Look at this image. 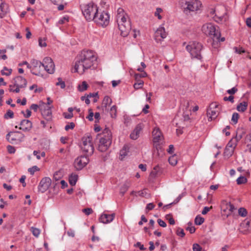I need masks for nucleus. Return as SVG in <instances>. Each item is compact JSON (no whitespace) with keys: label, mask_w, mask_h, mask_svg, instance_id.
<instances>
[{"label":"nucleus","mask_w":251,"mask_h":251,"mask_svg":"<svg viewBox=\"0 0 251 251\" xmlns=\"http://www.w3.org/2000/svg\"><path fill=\"white\" fill-rule=\"evenodd\" d=\"M51 180L50 177H45L42 179L38 185V190L41 193H44L50 187Z\"/></svg>","instance_id":"4468645a"},{"label":"nucleus","mask_w":251,"mask_h":251,"mask_svg":"<svg viewBox=\"0 0 251 251\" xmlns=\"http://www.w3.org/2000/svg\"><path fill=\"white\" fill-rule=\"evenodd\" d=\"M166 36L167 34L163 27H159L155 33V36L156 38L160 36L162 39H164L166 37Z\"/></svg>","instance_id":"b1692460"},{"label":"nucleus","mask_w":251,"mask_h":251,"mask_svg":"<svg viewBox=\"0 0 251 251\" xmlns=\"http://www.w3.org/2000/svg\"><path fill=\"white\" fill-rule=\"evenodd\" d=\"M115 216V214L114 213L112 214H107L103 213L101 214L100 217L99 221L103 224H108L111 222L113 220Z\"/></svg>","instance_id":"a211bd4d"},{"label":"nucleus","mask_w":251,"mask_h":251,"mask_svg":"<svg viewBox=\"0 0 251 251\" xmlns=\"http://www.w3.org/2000/svg\"><path fill=\"white\" fill-rule=\"evenodd\" d=\"M43 116L48 121H50L52 118L51 110L50 107H48L42 112Z\"/></svg>","instance_id":"5701e85b"},{"label":"nucleus","mask_w":251,"mask_h":251,"mask_svg":"<svg viewBox=\"0 0 251 251\" xmlns=\"http://www.w3.org/2000/svg\"><path fill=\"white\" fill-rule=\"evenodd\" d=\"M20 127L19 129L24 131H29L32 128V122L28 120H23L20 124Z\"/></svg>","instance_id":"dca6fc26"},{"label":"nucleus","mask_w":251,"mask_h":251,"mask_svg":"<svg viewBox=\"0 0 251 251\" xmlns=\"http://www.w3.org/2000/svg\"><path fill=\"white\" fill-rule=\"evenodd\" d=\"M134 246L136 247L139 248L141 251H145L146 250V248H144V245L139 242H138Z\"/></svg>","instance_id":"680f3d73"},{"label":"nucleus","mask_w":251,"mask_h":251,"mask_svg":"<svg viewBox=\"0 0 251 251\" xmlns=\"http://www.w3.org/2000/svg\"><path fill=\"white\" fill-rule=\"evenodd\" d=\"M97 60V56L92 50H83L77 56L75 65V72L83 74L90 69Z\"/></svg>","instance_id":"f257e3e1"},{"label":"nucleus","mask_w":251,"mask_h":251,"mask_svg":"<svg viewBox=\"0 0 251 251\" xmlns=\"http://www.w3.org/2000/svg\"><path fill=\"white\" fill-rule=\"evenodd\" d=\"M63 115L64 118L67 119H71L73 117V113H67L64 112V113H63Z\"/></svg>","instance_id":"0e129e2a"},{"label":"nucleus","mask_w":251,"mask_h":251,"mask_svg":"<svg viewBox=\"0 0 251 251\" xmlns=\"http://www.w3.org/2000/svg\"><path fill=\"white\" fill-rule=\"evenodd\" d=\"M157 223L161 227H165L167 226L166 223L160 219L157 220Z\"/></svg>","instance_id":"e2e57ef3"},{"label":"nucleus","mask_w":251,"mask_h":251,"mask_svg":"<svg viewBox=\"0 0 251 251\" xmlns=\"http://www.w3.org/2000/svg\"><path fill=\"white\" fill-rule=\"evenodd\" d=\"M219 113L218 105L216 102L211 103L207 109L208 121L215 119Z\"/></svg>","instance_id":"9b49d317"},{"label":"nucleus","mask_w":251,"mask_h":251,"mask_svg":"<svg viewBox=\"0 0 251 251\" xmlns=\"http://www.w3.org/2000/svg\"><path fill=\"white\" fill-rule=\"evenodd\" d=\"M6 51V50H0V57L3 60H5L7 58V56L5 54Z\"/></svg>","instance_id":"6e6d98bb"},{"label":"nucleus","mask_w":251,"mask_h":251,"mask_svg":"<svg viewBox=\"0 0 251 251\" xmlns=\"http://www.w3.org/2000/svg\"><path fill=\"white\" fill-rule=\"evenodd\" d=\"M12 72L11 69H8L6 67H4L3 69L1 71V74L2 75L9 76Z\"/></svg>","instance_id":"2f4dec72"},{"label":"nucleus","mask_w":251,"mask_h":251,"mask_svg":"<svg viewBox=\"0 0 251 251\" xmlns=\"http://www.w3.org/2000/svg\"><path fill=\"white\" fill-rule=\"evenodd\" d=\"M7 149L9 153H14L16 151L15 148L11 145H8L7 146Z\"/></svg>","instance_id":"4d7b16f0"},{"label":"nucleus","mask_w":251,"mask_h":251,"mask_svg":"<svg viewBox=\"0 0 251 251\" xmlns=\"http://www.w3.org/2000/svg\"><path fill=\"white\" fill-rule=\"evenodd\" d=\"M88 88V85L86 81H83L81 84L78 86V90L80 92H83L86 90Z\"/></svg>","instance_id":"473e14b6"},{"label":"nucleus","mask_w":251,"mask_h":251,"mask_svg":"<svg viewBox=\"0 0 251 251\" xmlns=\"http://www.w3.org/2000/svg\"><path fill=\"white\" fill-rule=\"evenodd\" d=\"M14 81V86H18L21 88L25 87L27 84L26 80L21 76L16 77Z\"/></svg>","instance_id":"aec40b11"},{"label":"nucleus","mask_w":251,"mask_h":251,"mask_svg":"<svg viewBox=\"0 0 251 251\" xmlns=\"http://www.w3.org/2000/svg\"><path fill=\"white\" fill-rule=\"evenodd\" d=\"M236 182L238 185L245 184L247 182V179L245 176H241L237 179Z\"/></svg>","instance_id":"c9c22d12"},{"label":"nucleus","mask_w":251,"mask_h":251,"mask_svg":"<svg viewBox=\"0 0 251 251\" xmlns=\"http://www.w3.org/2000/svg\"><path fill=\"white\" fill-rule=\"evenodd\" d=\"M117 107L116 105H113L110 109V114L111 117L112 118H115L117 116Z\"/></svg>","instance_id":"7c9ffc66"},{"label":"nucleus","mask_w":251,"mask_h":251,"mask_svg":"<svg viewBox=\"0 0 251 251\" xmlns=\"http://www.w3.org/2000/svg\"><path fill=\"white\" fill-rule=\"evenodd\" d=\"M39 45L41 47H45L47 46V44L45 40H42V39H39Z\"/></svg>","instance_id":"774afa93"},{"label":"nucleus","mask_w":251,"mask_h":251,"mask_svg":"<svg viewBox=\"0 0 251 251\" xmlns=\"http://www.w3.org/2000/svg\"><path fill=\"white\" fill-rule=\"evenodd\" d=\"M176 233L178 236H180L181 237H183L185 236V233L183 229L180 227L177 228Z\"/></svg>","instance_id":"de8ad7c7"},{"label":"nucleus","mask_w":251,"mask_h":251,"mask_svg":"<svg viewBox=\"0 0 251 251\" xmlns=\"http://www.w3.org/2000/svg\"><path fill=\"white\" fill-rule=\"evenodd\" d=\"M143 129V125L138 124L130 135V137L133 140L137 139L139 137L141 131Z\"/></svg>","instance_id":"6ab92c4d"},{"label":"nucleus","mask_w":251,"mask_h":251,"mask_svg":"<svg viewBox=\"0 0 251 251\" xmlns=\"http://www.w3.org/2000/svg\"><path fill=\"white\" fill-rule=\"evenodd\" d=\"M81 141L80 147L82 151L88 156L92 155L94 151L92 136L89 134H85L82 138Z\"/></svg>","instance_id":"6e6552de"},{"label":"nucleus","mask_w":251,"mask_h":251,"mask_svg":"<svg viewBox=\"0 0 251 251\" xmlns=\"http://www.w3.org/2000/svg\"><path fill=\"white\" fill-rule=\"evenodd\" d=\"M181 3L183 11L186 14L196 11L201 6V2L198 0H181Z\"/></svg>","instance_id":"0eeeda50"},{"label":"nucleus","mask_w":251,"mask_h":251,"mask_svg":"<svg viewBox=\"0 0 251 251\" xmlns=\"http://www.w3.org/2000/svg\"><path fill=\"white\" fill-rule=\"evenodd\" d=\"M147 195V192L145 190H143L141 191H137V192H136L135 196H140L142 197H145Z\"/></svg>","instance_id":"c03bdc74"},{"label":"nucleus","mask_w":251,"mask_h":251,"mask_svg":"<svg viewBox=\"0 0 251 251\" xmlns=\"http://www.w3.org/2000/svg\"><path fill=\"white\" fill-rule=\"evenodd\" d=\"M31 64L32 66L31 67V73L32 74L39 76L40 75V72L36 70V68H40L41 66H43V62H41L36 59H32L31 61Z\"/></svg>","instance_id":"2eb2a0df"},{"label":"nucleus","mask_w":251,"mask_h":251,"mask_svg":"<svg viewBox=\"0 0 251 251\" xmlns=\"http://www.w3.org/2000/svg\"><path fill=\"white\" fill-rule=\"evenodd\" d=\"M8 5L5 2L0 3V18H3L8 12Z\"/></svg>","instance_id":"4be33fe9"},{"label":"nucleus","mask_w":251,"mask_h":251,"mask_svg":"<svg viewBox=\"0 0 251 251\" xmlns=\"http://www.w3.org/2000/svg\"><path fill=\"white\" fill-rule=\"evenodd\" d=\"M168 160L170 164H171L173 166L176 165L177 162L176 155H172V156L169 157Z\"/></svg>","instance_id":"f704fd0d"},{"label":"nucleus","mask_w":251,"mask_h":251,"mask_svg":"<svg viewBox=\"0 0 251 251\" xmlns=\"http://www.w3.org/2000/svg\"><path fill=\"white\" fill-rule=\"evenodd\" d=\"M81 11L86 20L91 21L95 18L99 11L98 7L93 2L81 6Z\"/></svg>","instance_id":"39448f33"},{"label":"nucleus","mask_w":251,"mask_h":251,"mask_svg":"<svg viewBox=\"0 0 251 251\" xmlns=\"http://www.w3.org/2000/svg\"><path fill=\"white\" fill-rule=\"evenodd\" d=\"M25 135L20 132H10L6 135L7 140L11 143H18L21 142Z\"/></svg>","instance_id":"9d476101"},{"label":"nucleus","mask_w":251,"mask_h":251,"mask_svg":"<svg viewBox=\"0 0 251 251\" xmlns=\"http://www.w3.org/2000/svg\"><path fill=\"white\" fill-rule=\"evenodd\" d=\"M83 212H84L86 215H89L92 213L93 210L91 208H86L82 209Z\"/></svg>","instance_id":"13d9d810"},{"label":"nucleus","mask_w":251,"mask_h":251,"mask_svg":"<svg viewBox=\"0 0 251 251\" xmlns=\"http://www.w3.org/2000/svg\"><path fill=\"white\" fill-rule=\"evenodd\" d=\"M201 30L205 34L212 38L213 41L219 39V37H221L219 27L211 23H206L203 25Z\"/></svg>","instance_id":"423d86ee"},{"label":"nucleus","mask_w":251,"mask_h":251,"mask_svg":"<svg viewBox=\"0 0 251 251\" xmlns=\"http://www.w3.org/2000/svg\"><path fill=\"white\" fill-rule=\"evenodd\" d=\"M57 80L58 81L56 83V85L60 86L62 89L64 88L66 86L65 82L60 77L58 78Z\"/></svg>","instance_id":"79ce46f5"},{"label":"nucleus","mask_w":251,"mask_h":251,"mask_svg":"<svg viewBox=\"0 0 251 251\" xmlns=\"http://www.w3.org/2000/svg\"><path fill=\"white\" fill-rule=\"evenodd\" d=\"M112 143V133L108 128H105L100 135L98 150L104 152L107 150Z\"/></svg>","instance_id":"7ed1b4c3"},{"label":"nucleus","mask_w":251,"mask_h":251,"mask_svg":"<svg viewBox=\"0 0 251 251\" xmlns=\"http://www.w3.org/2000/svg\"><path fill=\"white\" fill-rule=\"evenodd\" d=\"M69 21V17H63L61 19H60L58 22V24L59 25H62L66 22Z\"/></svg>","instance_id":"3c124183"},{"label":"nucleus","mask_w":251,"mask_h":251,"mask_svg":"<svg viewBox=\"0 0 251 251\" xmlns=\"http://www.w3.org/2000/svg\"><path fill=\"white\" fill-rule=\"evenodd\" d=\"M43 67L49 74H52L54 73L55 65L50 57H46L43 59Z\"/></svg>","instance_id":"ddd939ff"},{"label":"nucleus","mask_w":251,"mask_h":251,"mask_svg":"<svg viewBox=\"0 0 251 251\" xmlns=\"http://www.w3.org/2000/svg\"><path fill=\"white\" fill-rule=\"evenodd\" d=\"M162 11V10L161 8H157L156 9V11L154 13V15L157 16L158 19L161 20L162 19V16L160 15V13Z\"/></svg>","instance_id":"8fccbe9b"},{"label":"nucleus","mask_w":251,"mask_h":251,"mask_svg":"<svg viewBox=\"0 0 251 251\" xmlns=\"http://www.w3.org/2000/svg\"><path fill=\"white\" fill-rule=\"evenodd\" d=\"M204 219L201 216H197L195 219V224L197 225H201L203 223Z\"/></svg>","instance_id":"e433bc0d"},{"label":"nucleus","mask_w":251,"mask_h":251,"mask_svg":"<svg viewBox=\"0 0 251 251\" xmlns=\"http://www.w3.org/2000/svg\"><path fill=\"white\" fill-rule=\"evenodd\" d=\"M203 48L202 44L196 41L191 42L186 46V50L190 53L191 58L202 61L201 51Z\"/></svg>","instance_id":"20e7f679"},{"label":"nucleus","mask_w":251,"mask_h":251,"mask_svg":"<svg viewBox=\"0 0 251 251\" xmlns=\"http://www.w3.org/2000/svg\"><path fill=\"white\" fill-rule=\"evenodd\" d=\"M224 100V101H230L231 103H233L234 102V97L232 95H230L229 96V97H225L223 99Z\"/></svg>","instance_id":"bf43d9fd"},{"label":"nucleus","mask_w":251,"mask_h":251,"mask_svg":"<svg viewBox=\"0 0 251 251\" xmlns=\"http://www.w3.org/2000/svg\"><path fill=\"white\" fill-rule=\"evenodd\" d=\"M88 111L89 115L86 117V118L88 119L90 121H92L93 120L94 113L93 112V111L91 109H89Z\"/></svg>","instance_id":"864d4df0"},{"label":"nucleus","mask_w":251,"mask_h":251,"mask_svg":"<svg viewBox=\"0 0 251 251\" xmlns=\"http://www.w3.org/2000/svg\"><path fill=\"white\" fill-rule=\"evenodd\" d=\"M39 106L37 104H32L30 107V109L33 110L34 111L36 112L39 108Z\"/></svg>","instance_id":"69168bd1"},{"label":"nucleus","mask_w":251,"mask_h":251,"mask_svg":"<svg viewBox=\"0 0 251 251\" xmlns=\"http://www.w3.org/2000/svg\"><path fill=\"white\" fill-rule=\"evenodd\" d=\"M93 21L99 25L103 27L106 26L109 23V15L104 11L99 13L98 11L97 16H95Z\"/></svg>","instance_id":"1a4fd4ad"},{"label":"nucleus","mask_w":251,"mask_h":251,"mask_svg":"<svg viewBox=\"0 0 251 251\" xmlns=\"http://www.w3.org/2000/svg\"><path fill=\"white\" fill-rule=\"evenodd\" d=\"M31 231L33 235L36 237H38L40 233V231L38 228H35L33 227H32L31 228Z\"/></svg>","instance_id":"37998d69"},{"label":"nucleus","mask_w":251,"mask_h":251,"mask_svg":"<svg viewBox=\"0 0 251 251\" xmlns=\"http://www.w3.org/2000/svg\"><path fill=\"white\" fill-rule=\"evenodd\" d=\"M239 118V115L238 113L236 112H234L233 113L232 118H231V121L233 123V124H236L238 123V119Z\"/></svg>","instance_id":"4c0bfd02"},{"label":"nucleus","mask_w":251,"mask_h":251,"mask_svg":"<svg viewBox=\"0 0 251 251\" xmlns=\"http://www.w3.org/2000/svg\"><path fill=\"white\" fill-rule=\"evenodd\" d=\"M89 161V159L87 155H81L75 159L74 165L76 170H81L88 163Z\"/></svg>","instance_id":"f8f14e48"},{"label":"nucleus","mask_w":251,"mask_h":251,"mask_svg":"<svg viewBox=\"0 0 251 251\" xmlns=\"http://www.w3.org/2000/svg\"><path fill=\"white\" fill-rule=\"evenodd\" d=\"M127 147L124 146L123 149L120 151V159L123 160V158L127 154Z\"/></svg>","instance_id":"c756f323"},{"label":"nucleus","mask_w":251,"mask_h":251,"mask_svg":"<svg viewBox=\"0 0 251 251\" xmlns=\"http://www.w3.org/2000/svg\"><path fill=\"white\" fill-rule=\"evenodd\" d=\"M130 185V183L129 181H126L121 187L120 189V193L122 194L123 196L125 193L127 191L128 188Z\"/></svg>","instance_id":"cd10ccee"},{"label":"nucleus","mask_w":251,"mask_h":251,"mask_svg":"<svg viewBox=\"0 0 251 251\" xmlns=\"http://www.w3.org/2000/svg\"><path fill=\"white\" fill-rule=\"evenodd\" d=\"M77 180V176L72 174L69 177V183L72 186L75 185Z\"/></svg>","instance_id":"c85d7f7f"},{"label":"nucleus","mask_w":251,"mask_h":251,"mask_svg":"<svg viewBox=\"0 0 251 251\" xmlns=\"http://www.w3.org/2000/svg\"><path fill=\"white\" fill-rule=\"evenodd\" d=\"M193 251H202V248L201 246L197 243H194L193 245Z\"/></svg>","instance_id":"09e8293b"},{"label":"nucleus","mask_w":251,"mask_h":251,"mask_svg":"<svg viewBox=\"0 0 251 251\" xmlns=\"http://www.w3.org/2000/svg\"><path fill=\"white\" fill-rule=\"evenodd\" d=\"M75 126V125L73 122L70 123L69 124L67 125L65 127V129L66 131L69 130V129H73L74 128Z\"/></svg>","instance_id":"603ef678"},{"label":"nucleus","mask_w":251,"mask_h":251,"mask_svg":"<svg viewBox=\"0 0 251 251\" xmlns=\"http://www.w3.org/2000/svg\"><path fill=\"white\" fill-rule=\"evenodd\" d=\"M117 22L122 36H127L131 31V25L128 15L122 8L117 10Z\"/></svg>","instance_id":"f03ea898"},{"label":"nucleus","mask_w":251,"mask_h":251,"mask_svg":"<svg viewBox=\"0 0 251 251\" xmlns=\"http://www.w3.org/2000/svg\"><path fill=\"white\" fill-rule=\"evenodd\" d=\"M14 117V113L11 110H7V112L5 114L4 117L5 119H8V118H12Z\"/></svg>","instance_id":"a18cd8bd"},{"label":"nucleus","mask_w":251,"mask_h":251,"mask_svg":"<svg viewBox=\"0 0 251 251\" xmlns=\"http://www.w3.org/2000/svg\"><path fill=\"white\" fill-rule=\"evenodd\" d=\"M245 143L247 144L248 150L250 152H251V133L246 136Z\"/></svg>","instance_id":"a878e982"},{"label":"nucleus","mask_w":251,"mask_h":251,"mask_svg":"<svg viewBox=\"0 0 251 251\" xmlns=\"http://www.w3.org/2000/svg\"><path fill=\"white\" fill-rule=\"evenodd\" d=\"M248 102L246 101H243L242 102L240 103L237 106V110L239 112H243L245 111L248 107Z\"/></svg>","instance_id":"393cba45"},{"label":"nucleus","mask_w":251,"mask_h":251,"mask_svg":"<svg viewBox=\"0 0 251 251\" xmlns=\"http://www.w3.org/2000/svg\"><path fill=\"white\" fill-rule=\"evenodd\" d=\"M136 82L134 84L133 87L135 89H139L143 86L144 85V82L143 80H141L140 79H138L137 80H136Z\"/></svg>","instance_id":"72a5a7b5"},{"label":"nucleus","mask_w":251,"mask_h":251,"mask_svg":"<svg viewBox=\"0 0 251 251\" xmlns=\"http://www.w3.org/2000/svg\"><path fill=\"white\" fill-rule=\"evenodd\" d=\"M238 214L240 216L245 217L247 215L248 212L244 207H241L238 209Z\"/></svg>","instance_id":"58836bf2"},{"label":"nucleus","mask_w":251,"mask_h":251,"mask_svg":"<svg viewBox=\"0 0 251 251\" xmlns=\"http://www.w3.org/2000/svg\"><path fill=\"white\" fill-rule=\"evenodd\" d=\"M112 102V99L109 96H106L104 97L102 100V105L105 108H106L107 106L110 105Z\"/></svg>","instance_id":"bb28decb"},{"label":"nucleus","mask_w":251,"mask_h":251,"mask_svg":"<svg viewBox=\"0 0 251 251\" xmlns=\"http://www.w3.org/2000/svg\"><path fill=\"white\" fill-rule=\"evenodd\" d=\"M147 76V74L145 72H142L140 74H135L134 75V78L135 80H137L138 79H140L141 77H145Z\"/></svg>","instance_id":"ea45409f"},{"label":"nucleus","mask_w":251,"mask_h":251,"mask_svg":"<svg viewBox=\"0 0 251 251\" xmlns=\"http://www.w3.org/2000/svg\"><path fill=\"white\" fill-rule=\"evenodd\" d=\"M226 209H228L230 213L233 212L236 209L233 204H231L230 202H226Z\"/></svg>","instance_id":"a19ab883"},{"label":"nucleus","mask_w":251,"mask_h":251,"mask_svg":"<svg viewBox=\"0 0 251 251\" xmlns=\"http://www.w3.org/2000/svg\"><path fill=\"white\" fill-rule=\"evenodd\" d=\"M154 143H159L163 139L162 134L158 128H155L152 132Z\"/></svg>","instance_id":"f3484780"},{"label":"nucleus","mask_w":251,"mask_h":251,"mask_svg":"<svg viewBox=\"0 0 251 251\" xmlns=\"http://www.w3.org/2000/svg\"><path fill=\"white\" fill-rule=\"evenodd\" d=\"M237 142L235 140H234L233 138H232L227 143L226 151H227L228 150H230V148H231V151H230V153L232 154L234 150L236 148V147L237 145Z\"/></svg>","instance_id":"412c9836"},{"label":"nucleus","mask_w":251,"mask_h":251,"mask_svg":"<svg viewBox=\"0 0 251 251\" xmlns=\"http://www.w3.org/2000/svg\"><path fill=\"white\" fill-rule=\"evenodd\" d=\"M155 207V205L153 203H148L146 206V209L148 210H151Z\"/></svg>","instance_id":"338daca9"},{"label":"nucleus","mask_w":251,"mask_h":251,"mask_svg":"<svg viewBox=\"0 0 251 251\" xmlns=\"http://www.w3.org/2000/svg\"><path fill=\"white\" fill-rule=\"evenodd\" d=\"M233 49L236 53H237L239 54H241L242 53L245 52V50L242 47L238 48L237 47H234Z\"/></svg>","instance_id":"5fc2aeb1"},{"label":"nucleus","mask_w":251,"mask_h":251,"mask_svg":"<svg viewBox=\"0 0 251 251\" xmlns=\"http://www.w3.org/2000/svg\"><path fill=\"white\" fill-rule=\"evenodd\" d=\"M238 91L237 89L235 87H233L231 89L227 90V93L231 95L234 94Z\"/></svg>","instance_id":"052dcab7"},{"label":"nucleus","mask_w":251,"mask_h":251,"mask_svg":"<svg viewBox=\"0 0 251 251\" xmlns=\"http://www.w3.org/2000/svg\"><path fill=\"white\" fill-rule=\"evenodd\" d=\"M38 171H39V169L36 166H34L28 169V172H29V173L32 175H33L35 172Z\"/></svg>","instance_id":"49530a36"}]
</instances>
